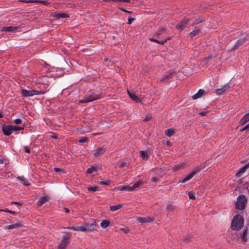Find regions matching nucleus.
I'll return each instance as SVG.
<instances>
[{
	"mask_svg": "<svg viewBox=\"0 0 249 249\" xmlns=\"http://www.w3.org/2000/svg\"><path fill=\"white\" fill-rule=\"evenodd\" d=\"M24 148L25 149V151L26 152V153H29L30 152V149L29 148H28V147L25 146L24 147Z\"/></svg>",
	"mask_w": 249,
	"mask_h": 249,
	"instance_id": "864d4df0",
	"label": "nucleus"
},
{
	"mask_svg": "<svg viewBox=\"0 0 249 249\" xmlns=\"http://www.w3.org/2000/svg\"><path fill=\"white\" fill-rule=\"evenodd\" d=\"M166 210L169 212H172L174 211V208L172 205L169 204L166 206Z\"/></svg>",
	"mask_w": 249,
	"mask_h": 249,
	"instance_id": "e433bc0d",
	"label": "nucleus"
},
{
	"mask_svg": "<svg viewBox=\"0 0 249 249\" xmlns=\"http://www.w3.org/2000/svg\"><path fill=\"white\" fill-rule=\"evenodd\" d=\"M122 10L124 11V12H127V13H131L130 11H127V10H126L124 9H122Z\"/></svg>",
	"mask_w": 249,
	"mask_h": 249,
	"instance_id": "69168bd1",
	"label": "nucleus"
},
{
	"mask_svg": "<svg viewBox=\"0 0 249 249\" xmlns=\"http://www.w3.org/2000/svg\"><path fill=\"white\" fill-rule=\"evenodd\" d=\"M120 229L125 233H127L129 231L128 228L126 227L121 228Z\"/></svg>",
	"mask_w": 249,
	"mask_h": 249,
	"instance_id": "09e8293b",
	"label": "nucleus"
},
{
	"mask_svg": "<svg viewBox=\"0 0 249 249\" xmlns=\"http://www.w3.org/2000/svg\"><path fill=\"white\" fill-rule=\"evenodd\" d=\"M166 143V144L169 146H170L171 145V142L170 141H167Z\"/></svg>",
	"mask_w": 249,
	"mask_h": 249,
	"instance_id": "bf43d9fd",
	"label": "nucleus"
},
{
	"mask_svg": "<svg viewBox=\"0 0 249 249\" xmlns=\"http://www.w3.org/2000/svg\"><path fill=\"white\" fill-rule=\"evenodd\" d=\"M204 21V19L202 18H196L193 22V25L198 24Z\"/></svg>",
	"mask_w": 249,
	"mask_h": 249,
	"instance_id": "473e14b6",
	"label": "nucleus"
},
{
	"mask_svg": "<svg viewBox=\"0 0 249 249\" xmlns=\"http://www.w3.org/2000/svg\"><path fill=\"white\" fill-rule=\"evenodd\" d=\"M77 231H82V232H86L85 224L83 226H77Z\"/></svg>",
	"mask_w": 249,
	"mask_h": 249,
	"instance_id": "f704fd0d",
	"label": "nucleus"
},
{
	"mask_svg": "<svg viewBox=\"0 0 249 249\" xmlns=\"http://www.w3.org/2000/svg\"><path fill=\"white\" fill-rule=\"evenodd\" d=\"M119 190L122 191H128L130 192L129 186L126 185L124 186H120L118 187H115L113 191Z\"/></svg>",
	"mask_w": 249,
	"mask_h": 249,
	"instance_id": "2eb2a0df",
	"label": "nucleus"
},
{
	"mask_svg": "<svg viewBox=\"0 0 249 249\" xmlns=\"http://www.w3.org/2000/svg\"><path fill=\"white\" fill-rule=\"evenodd\" d=\"M190 237L188 236V237H187L186 238H185L184 239V240L185 241H186L187 242H189L190 241Z\"/></svg>",
	"mask_w": 249,
	"mask_h": 249,
	"instance_id": "052dcab7",
	"label": "nucleus"
},
{
	"mask_svg": "<svg viewBox=\"0 0 249 249\" xmlns=\"http://www.w3.org/2000/svg\"><path fill=\"white\" fill-rule=\"evenodd\" d=\"M206 94L207 92H206L204 89H200L197 93L192 96V99L193 100L197 99L203 97Z\"/></svg>",
	"mask_w": 249,
	"mask_h": 249,
	"instance_id": "9b49d317",
	"label": "nucleus"
},
{
	"mask_svg": "<svg viewBox=\"0 0 249 249\" xmlns=\"http://www.w3.org/2000/svg\"><path fill=\"white\" fill-rule=\"evenodd\" d=\"M17 29H18V27H15L13 26L3 27H2L1 30L7 32H13L15 31Z\"/></svg>",
	"mask_w": 249,
	"mask_h": 249,
	"instance_id": "a878e982",
	"label": "nucleus"
},
{
	"mask_svg": "<svg viewBox=\"0 0 249 249\" xmlns=\"http://www.w3.org/2000/svg\"><path fill=\"white\" fill-rule=\"evenodd\" d=\"M244 224V220L242 216L237 214L235 215L231 221V229L232 230L239 231L241 230Z\"/></svg>",
	"mask_w": 249,
	"mask_h": 249,
	"instance_id": "f257e3e1",
	"label": "nucleus"
},
{
	"mask_svg": "<svg viewBox=\"0 0 249 249\" xmlns=\"http://www.w3.org/2000/svg\"><path fill=\"white\" fill-rule=\"evenodd\" d=\"M247 168L245 167V166H244V167H243L242 168H241L238 171V172L237 173V174H240V173H243L245 172V170H246V169Z\"/></svg>",
	"mask_w": 249,
	"mask_h": 249,
	"instance_id": "c03bdc74",
	"label": "nucleus"
},
{
	"mask_svg": "<svg viewBox=\"0 0 249 249\" xmlns=\"http://www.w3.org/2000/svg\"><path fill=\"white\" fill-rule=\"evenodd\" d=\"M200 32V29L197 27H196L195 29L190 33L189 35L191 37H193L197 35Z\"/></svg>",
	"mask_w": 249,
	"mask_h": 249,
	"instance_id": "b1692460",
	"label": "nucleus"
},
{
	"mask_svg": "<svg viewBox=\"0 0 249 249\" xmlns=\"http://www.w3.org/2000/svg\"><path fill=\"white\" fill-rule=\"evenodd\" d=\"M193 174L191 173L189 175L186 176L185 178H184L180 182L181 183H185V182L189 180L190 179H191L193 177Z\"/></svg>",
	"mask_w": 249,
	"mask_h": 249,
	"instance_id": "7c9ffc66",
	"label": "nucleus"
},
{
	"mask_svg": "<svg viewBox=\"0 0 249 249\" xmlns=\"http://www.w3.org/2000/svg\"><path fill=\"white\" fill-rule=\"evenodd\" d=\"M4 163V160L3 159H0V163L3 164Z\"/></svg>",
	"mask_w": 249,
	"mask_h": 249,
	"instance_id": "774afa93",
	"label": "nucleus"
},
{
	"mask_svg": "<svg viewBox=\"0 0 249 249\" xmlns=\"http://www.w3.org/2000/svg\"><path fill=\"white\" fill-rule=\"evenodd\" d=\"M231 87L230 83H227L222 86L221 88L216 89L215 90V93L218 95H221L225 94L226 91Z\"/></svg>",
	"mask_w": 249,
	"mask_h": 249,
	"instance_id": "423d86ee",
	"label": "nucleus"
},
{
	"mask_svg": "<svg viewBox=\"0 0 249 249\" xmlns=\"http://www.w3.org/2000/svg\"><path fill=\"white\" fill-rule=\"evenodd\" d=\"M2 131L3 133L6 136H9L12 132L10 125H7L2 127Z\"/></svg>",
	"mask_w": 249,
	"mask_h": 249,
	"instance_id": "f3484780",
	"label": "nucleus"
},
{
	"mask_svg": "<svg viewBox=\"0 0 249 249\" xmlns=\"http://www.w3.org/2000/svg\"><path fill=\"white\" fill-rule=\"evenodd\" d=\"M43 93V92L41 91L34 89L26 90L25 89H23L21 90V94L22 96L25 97H32L35 95H40Z\"/></svg>",
	"mask_w": 249,
	"mask_h": 249,
	"instance_id": "7ed1b4c3",
	"label": "nucleus"
},
{
	"mask_svg": "<svg viewBox=\"0 0 249 249\" xmlns=\"http://www.w3.org/2000/svg\"><path fill=\"white\" fill-rule=\"evenodd\" d=\"M104 1H107V2H110V1H122V2H129L130 1V0H102Z\"/></svg>",
	"mask_w": 249,
	"mask_h": 249,
	"instance_id": "c9c22d12",
	"label": "nucleus"
},
{
	"mask_svg": "<svg viewBox=\"0 0 249 249\" xmlns=\"http://www.w3.org/2000/svg\"><path fill=\"white\" fill-rule=\"evenodd\" d=\"M249 121V113L245 115L240 120L239 124L241 125H244L245 123Z\"/></svg>",
	"mask_w": 249,
	"mask_h": 249,
	"instance_id": "dca6fc26",
	"label": "nucleus"
},
{
	"mask_svg": "<svg viewBox=\"0 0 249 249\" xmlns=\"http://www.w3.org/2000/svg\"><path fill=\"white\" fill-rule=\"evenodd\" d=\"M110 224V222L109 221H107V220H103L101 223H100V225H101V227L103 228V229H105L107 227V226L109 225Z\"/></svg>",
	"mask_w": 249,
	"mask_h": 249,
	"instance_id": "c756f323",
	"label": "nucleus"
},
{
	"mask_svg": "<svg viewBox=\"0 0 249 249\" xmlns=\"http://www.w3.org/2000/svg\"><path fill=\"white\" fill-rule=\"evenodd\" d=\"M153 221V219L150 217H141L142 223H149Z\"/></svg>",
	"mask_w": 249,
	"mask_h": 249,
	"instance_id": "c85d7f7f",
	"label": "nucleus"
},
{
	"mask_svg": "<svg viewBox=\"0 0 249 249\" xmlns=\"http://www.w3.org/2000/svg\"><path fill=\"white\" fill-rule=\"evenodd\" d=\"M247 202V198L246 196L241 195L238 196L235 204L236 208L239 210L244 209Z\"/></svg>",
	"mask_w": 249,
	"mask_h": 249,
	"instance_id": "f03ea898",
	"label": "nucleus"
},
{
	"mask_svg": "<svg viewBox=\"0 0 249 249\" xmlns=\"http://www.w3.org/2000/svg\"><path fill=\"white\" fill-rule=\"evenodd\" d=\"M99 98V96L98 95H96L94 93H91L86 95L85 99L80 100L79 102L80 103H86L89 102H92Z\"/></svg>",
	"mask_w": 249,
	"mask_h": 249,
	"instance_id": "20e7f679",
	"label": "nucleus"
},
{
	"mask_svg": "<svg viewBox=\"0 0 249 249\" xmlns=\"http://www.w3.org/2000/svg\"><path fill=\"white\" fill-rule=\"evenodd\" d=\"M249 124H247L245 126H244L243 128L241 129L240 130V132L244 131L245 130H247L249 129Z\"/></svg>",
	"mask_w": 249,
	"mask_h": 249,
	"instance_id": "49530a36",
	"label": "nucleus"
},
{
	"mask_svg": "<svg viewBox=\"0 0 249 249\" xmlns=\"http://www.w3.org/2000/svg\"><path fill=\"white\" fill-rule=\"evenodd\" d=\"M189 20L190 19L189 18H185L179 23H178L176 26V28L178 30H182L186 27Z\"/></svg>",
	"mask_w": 249,
	"mask_h": 249,
	"instance_id": "1a4fd4ad",
	"label": "nucleus"
},
{
	"mask_svg": "<svg viewBox=\"0 0 249 249\" xmlns=\"http://www.w3.org/2000/svg\"><path fill=\"white\" fill-rule=\"evenodd\" d=\"M87 141H88L87 138L85 137H82L80 138V139L78 141L80 143H84V142H87Z\"/></svg>",
	"mask_w": 249,
	"mask_h": 249,
	"instance_id": "58836bf2",
	"label": "nucleus"
},
{
	"mask_svg": "<svg viewBox=\"0 0 249 249\" xmlns=\"http://www.w3.org/2000/svg\"><path fill=\"white\" fill-rule=\"evenodd\" d=\"M172 75H173L172 73H171V74H170L168 75H167L165 77L162 78L161 79V81H166L167 80L169 79L172 77Z\"/></svg>",
	"mask_w": 249,
	"mask_h": 249,
	"instance_id": "ea45409f",
	"label": "nucleus"
},
{
	"mask_svg": "<svg viewBox=\"0 0 249 249\" xmlns=\"http://www.w3.org/2000/svg\"><path fill=\"white\" fill-rule=\"evenodd\" d=\"M169 39V38H166L164 40H158V43L160 44H164L165 43H166L167 40Z\"/></svg>",
	"mask_w": 249,
	"mask_h": 249,
	"instance_id": "a18cd8bd",
	"label": "nucleus"
},
{
	"mask_svg": "<svg viewBox=\"0 0 249 249\" xmlns=\"http://www.w3.org/2000/svg\"><path fill=\"white\" fill-rule=\"evenodd\" d=\"M17 178L19 179L25 186H29L30 183L29 181L26 179L23 176L18 177Z\"/></svg>",
	"mask_w": 249,
	"mask_h": 249,
	"instance_id": "a211bd4d",
	"label": "nucleus"
},
{
	"mask_svg": "<svg viewBox=\"0 0 249 249\" xmlns=\"http://www.w3.org/2000/svg\"><path fill=\"white\" fill-rule=\"evenodd\" d=\"M134 19H134V18H129L128 20V24H131L132 22L133 21H134Z\"/></svg>",
	"mask_w": 249,
	"mask_h": 249,
	"instance_id": "603ef678",
	"label": "nucleus"
},
{
	"mask_svg": "<svg viewBox=\"0 0 249 249\" xmlns=\"http://www.w3.org/2000/svg\"><path fill=\"white\" fill-rule=\"evenodd\" d=\"M65 211L67 213H70V211L69 209H68V208H65Z\"/></svg>",
	"mask_w": 249,
	"mask_h": 249,
	"instance_id": "680f3d73",
	"label": "nucleus"
},
{
	"mask_svg": "<svg viewBox=\"0 0 249 249\" xmlns=\"http://www.w3.org/2000/svg\"><path fill=\"white\" fill-rule=\"evenodd\" d=\"M175 133V130L173 128H170L169 129H167L165 131V134L168 136V137H171Z\"/></svg>",
	"mask_w": 249,
	"mask_h": 249,
	"instance_id": "412c9836",
	"label": "nucleus"
},
{
	"mask_svg": "<svg viewBox=\"0 0 249 249\" xmlns=\"http://www.w3.org/2000/svg\"><path fill=\"white\" fill-rule=\"evenodd\" d=\"M150 155L149 151H141V158L144 160H148L149 156Z\"/></svg>",
	"mask_w": 249,
	"mask_h": 249,
	"instance_id": "6ab92c4d",
	"label": "nucleus"
},
{
	"mask_svg": "<svg viewBox=\"0 0 249 249\" xmlns=\"http://www.w3.org/2000/svg\"><path fill=\"white\" fill-rule=\"evenodd\" d=\"M106 148L104 147L97 148L94 151L93 155L95 157H98L103 155L106 151Z\"/></svg>",
	"mask_w": 249,
	"mask_h": 249,
	"instance_id": "f8f14e48",
	"label": "nucleus"
},
{
	"mask_svg": "<svg viewBox=\"0 0 249 249\" xmlns=\"http://www.w3.org/2000/svg\"><path fill=\"white\" fill-rule=\"evenodd\" d=\"M165 32V29L163 27H160L159 28L158 30L156 32V34L157 35H160L162 34L163 33Z\"/></svg>",
	"mask_w": 249,
	"mask_h": 249,
	"instance_id": "72a5a7b5",
	"label": "nucleus"
},
{
	"mask_svg": "<svg viewBox=\"0 0 249 249\" xmlns=\"http://www.w3.org/2000/svg\"><path fill=\"white\" fill-rule=\"evenodd\" d=\"M244 186L247 189L248 193L249 194V183L247 182L245 183Z\"/></svg>",
	"mask_w": 249,
	"mask_h": 249,
	"instance_id": "8fccbe9b",
	"label": "nucleus"
},
{
	"mask_svg": "<svg viewBox=\"0 0 249 249\" xmlns=\"http://www.w3.org/2000/svg\"><path fill=\"white\" fill-rule=\"evenodd\" d=\"M151 118V115L150 114H147L144 117L143 121L147 122Z\"/></svg>",
	"mask_w": 249,
	"mask_h": 249,
	"instance_id": "a19ab883",
	"label": "nucleus"
},
{
	"mask_svg": "<svg viewBox=\"0 0 249 249\" xmlns=\"http://www.w3.org/2000/svg\"><path fill=\"white\" fill-rule=\"evenodd\" d=\"M14 122L16 124H20L21 123L22 121H21V120L20 119H16L14 120Z\"/></svg>",
	"mask_w": 249,
	"mask_h": 249,
	"instance_id": "de8ad7c7",
	"label": "nucleus"
},
{
	"mask_svg": "<svg viewBox=\"0 0 249 249\" xmlns=\"http://www.w3.org/2000/svg\"><path fill=\"white\" fill-rule=\"evenodd\" d=\"M152 180H153V182H156V181H157V178H152Z\"/></svg>",
	"mask_w": 249,
	"mask_h": 249,
	"instance_id": "e2e57ef3",
	"label": "nucleus"
},
{
	"mask_svg": "<svg viewBox=\"0 0 249 249\" xmlns=\"http://www.w3.org/2000/svg\"><path fill=\"white\" fill-rule=\"evenodd\" d=\"M123 207V205L121 204L116 205H113L110 207V210L111 211L114 212L120 209Z\"/></svg>",
	"mask_w": 249,
	"mask_h": 249,
	"instance_id": "bb28decb",
	"label": "nucleus"
},
{
	"mask_svg": "<svg viewBox=\"0 0 249 249\" xmlns=\"http://www.w3.org/2000/svg\"><path fill=\"white\" fill-rule=\"evenodd\" d=\"M209 161V160H207L204 163L200 165L199 166L196 167L194 170H193L191 173L193 174V176L199 173L202 169L204 168L205 166V164H207L206 166H209V164H207V163Z\"/></svg>",
	"mask_w": 249,
	"mask_h": 249,
	"instance_id": "ddd939ff",
	"label": "nucleus"
},
{
	"mask_svg": "<svg viewBox=\"0 0 249 249\" xmlns=\"http://www.w3.org/2000/svg\"><path fill=\"white\" fill-rule=\"evenodd\" d=\"M10 128H11V130L12 131H18L19 130H21L23 129L22 127H18L15 125H10Z\"/></svg>",
	"mask_w": 249,
	"mask_h": 249,
	"instance_id": "2f4dec72",
	"label": "nucleus"
},
{
	"mask_svg": "<svg viewBox=\"0 0 249 249\" xmlns=\"http://www.w3.org/2000/svg\"><path fill=\"white\" fill-rule=\"evenodd\" d=\"M140 185V182L139 181H137L132 186H129L130 191H134L137 188H138Z\"/></svg>",
	"mask_w": 249,
	"mask_h": 249,
	"instance_id": "cd10ccee",
	"label": "nucleus"
},
{
	"mask_svg": "<svg viewBox=\"0 0 249 249\" xmlns=\"http://www.w3.org/2000/svg\"><path fill=\"white\" fill-rule=\"evenodd\" d=\"M88 190L89 191L95 192L97 191V187H96V186L89 187L88 188Z\"/></svg>",
	"mask_w": 249,
	"mask_h": 249,
	"instance_id": "79ce46f5",
	"label": "nucleus"
},
{
	"mask_svg": "<svg viewBox=\"0 0 249 249\" xmlns=\"http://www.w3.org/2000/svg\"><path fill=\"white\" fill-rule=\"evenodd\" d=\"M47 196H42L41 197L38 201L37 202V205L38 206H41L43 204H44L47 200Z\"/></svg>",
	"mask_w": 249,
	"mask_h": 249,
	"instance_id": "5701e85b",
	"label": "nucleus"
},
{
	"mask_svg": "<svg viewBox=\"0 0 249 249\" xmlns=\"http://www.w3.org/2000/svg\"><path fill=\"white\" fill-rule=\"evenodd\" d=\"M186 166V164L184 163H180L175 165L173 168L174 171H177L181 169L184 168Z\"/></svg>",
	"mask_w": 249,
	"mask_h": 249,
	"instance_id": "aec40b11",
	"label": "nucleus"
},
{
	"mask_svg": "<svg viewBox=\"0 0 249 249\" xmlns=\"http://www.w3.org/2000/svg\"><path fill=\"white\" fill-rule=\"evenodd\" d=\"M150 40L151 41H154V42H157V43H158V40H157V39H154V38H151L150 39Z\"/></svg>",
	"mask_w": 249,
	"mask_h": 249,
	"instance_id": "13d9d810",
	"label": "nucleus"
},
{
	"mask_svg": "<svg viewBox=\"0 0 249 249\" xmlns=\"http://www.w3.org/2000/svg\"><path fill=\"white\" fill-rule=\"evenodd\" d=\"M85 226L86 232H91L97 231L98 228V226L95 223H85Z\"/></svg>",
	"mask_w": 249,
	"mask_h": 249,
	"instance_id": "6e6552de",
	"label": "nucleus"
},
{
	"mask_svg": "<svg viewBox=\"0 0 249 249\" xmlns=\"http://www.w3.org/2000/svg\"><path fill=\"white\" fill-rule=\"evenodd\" d=\"M100 166L98 165L94 164L89 168L87 170V173L88 174H91L93 172H97L100 170Z\"/></svg>",
	"mask_w": 249,
	"mask_h": 249,
	"instance_id": "4468645a",
	"label": "nucleus"
},
{
	"mask_svg": "<svg viewBox=\"0 0 249 249\" xmlns=\"http://www.w3.org/2000/svg\"><path fill=\"white\" fill-rule=\"evenodd\" d=\"M199 114L202 116H205L207 114V111H203L200 112Z\"/></svg>",
	"mask_w": 249,
	"mask_h": 249,
	"instance_id": "6e6d98bb",
	"label": "nucleus"
},
{
	"mask_svg": "<svg viewBox=\"0 0 249 249\" xmlns=\"http://www.w3.org/2000/svg\"><path fill=\"white\" fill-rule=\"evenodd\" d=\"M42 3H43L45 5H47L49 3L48 1H42Z\"/></svg>",
	"mask_w": 249,
	"mask_h": 249,
	"instance_id": "0e129e2a",
	"label": "nucleus"
},
{
	"mask_svg": "<svg viewBox=\"0 0 249 249\" xmlns=\"http://www.w3.org/2000/svg\"><path fill=\"white\" fill-rule=\"evenodd\" d=\"M128 166V164L126 162H123L119 165V168H124L125 166Z\"/></svg>",
	"mask_w": 249,
	"mask_h": 249,
	"instance_id": "37998d69",
	"label": "nucleus"
},
{
	"mask_svg": "<svg viewBox=\"0 0 249 249\" xmlns=\"http://www.w3.org/2000/svg\"><path fill=\"white\" fill-rule=\"evenodd\" d=\"M127 92L129 95V96L132 100L135 101L136 102H137L138 101H139L138 97L137 96L135 93L130 92L128 90H127Z\"/></svg>",
	"mask_w": 249,
	"mask_h": 249,
	"instance_id": "4be33fe9",
	"label": "nucleus"
},
{
	"mask_svg": "<svg viewBox=\"0 0 249 249\" xmlns=\"http://www.w3.org/2000/svg\"><path fill=\"white\" fill-rule=\"evenodd\" d=\"M188 196L190 199H195L196 196L195 195V193L193 192H189L188 193Z\"/></svg>",
	"mask_w": 249,
	"mask_h": 249,
	"instance_id": "4c0bfd02",
	"label": "nucleus"
},
{
	"mask_svg": "<svg viewBox=\"0 0 249 249\" xmlns=\"http://www.w3.org/2000/svg\"><path fill=\"white\" fill-rule=\"evenodd\" d=\"M54 170L57 172L63 171V170L62 169H60L59 168H57V167L54 168Z\"/></svg>",
	"mask_w": 249,
	"mask_h": 249,
	"instance_id": "5fc2aeb1",
	"label": "nucleus"
},
{
	"mask_svg": "<svg viewBox=\"0 0 249 249\" xmlns=\"http://www.w3.org/2000/svg\"><path fill=\"white\" fill-rule=\"evenodd\" d=\"M54 17L59 19L68 18L69 16L65 13H55L54 14Z\"/></svg>",
	"mask_w": 249,
	"mask_h": 249,
	"instance_id": "393cba45",
	"label": "nucleus"
},
{
	"mask_svg": "<svg viewBox=\"0 0 249 249\" xmlns=\"http://www.w3.org/2000/svg\"><path fill=\"white\" fill-rule=\"evenodd\" d=\"M21 226L22 224L19 222H12L10 225L5 226L4 229L5 230L17 229Z\"/></svg>",
	"mask_w": 249,
	"mask_h": 249,
	"instance_id": "9d476101",
	"label": "nucleus"
},
{
	"mask_svg": "<svg viewBox=\"0 0 249 249\" xmlns=\"http://www.w3.org/2000/svg\"><path fill=\"white\" fill-rule=\"evenodd\" d=\"M66 228L68 229H71V230H74V231H77V227H74V226L68 227H67Z\"/></svg>",
	"mask_w": 249,
	"mask_h": 249,
	"instance_id": "3c124183",
	"label": "nucleus"
},
{
	"mask_svg": "<svg viewBox=\"0 0 249 249\" xmlns=\"http://www.w3.org/2000/svg\"><path fill=\"white\" fill-rule=\"evenodd\" d=\"M70 236L67 234L64 235L62 237L61 243L59 244L58 249H66L67 246L69 244Z\"/></svg>",
	"mask_w": 249,
	"mask_h": 249,
	"instance_id": "39448f33",
	"label": "nucleus"
},
{
	"mask_svg": "<svg viewBox=\"0 0 249 249\" xmlns=\"http://www.w3.org/2000/svg\"><path fill=\"white\" fill-rule=\"evenodd\" d=\"M239 238L243 242H247L249 241V231L246 230L240 233Z\"/></svg>",
	"mask_w": 249,
	"mask_h": 249,
	"instance_id": "0eeeda50",
	"label": "nucleus"
},
{
	"mask_svg": "<svg viewBox=\"0 0 249 249\" xmlns=\"http://www.w3.org/2000/svg\"><path fill=\"white\" fill-rule=\"evenodd\" d=\"M12 203H14V204H17V205H20V203L19 202H13Z\"/></svg>",
	"mask_w": 249,
	"mask_h": 249,
	"instance_id": "338daca9",
	"label": "nucleus"
},
{
	"mask_svg": "<svg viewBox=\"0 0 249 249\" xmlns=\"http://www.w3.org/2000/svg\"><path fill=\"white\" fill-rule=\"evenodd\" d=\"M100 184L102 185H108L109 184V182H105V181H101Z\"/></svg>",
	"mask_w": 249,
	"mask_h": 249,
	"instance_id": "4d7b16f0",
	"label": "nucleus"
}]
</instances>
